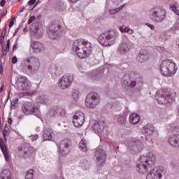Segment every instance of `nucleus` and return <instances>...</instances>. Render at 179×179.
I'll return each instance as SVG.
<instances>
[{"label": "nucleus", "mask_w": 179, "mask_h": 179, "mask_svg": "<svg viewBox=\"0 0 179 179\" xmlns=\"http://www.w3.org/2000/svg\"><path fill=\"white\" fill-rule=\"evenodd\" d=\"M5 3H6V0H1V1L0 2V6H1L2 8H3V6H5Z\"/></svg>", "instance_id": "nucleus-53"}, {"label": "nucleus", "mask_w": 179, "mask_h": 179, "mask_svg": "<svg viewBox=\"0 0 179 179\" xmlns=\"http://www.w3.org/2000/svg\"><path fill=\"white\" fill-rule=\"evenodd\" d=\"M72 145L71 139H67L63 141H61L59 145V151L62 156L68 155L69 153V146Z\"/></svg>", "instance_id": "nucleus-18"}, {"label": "nucleus", "mask_w": 179, "mask_h": 179, "mask_svg": "<svg viewBox=\"0 0 179 179\" xmlns=\"http://www.w3.org/2000/svg\"><path fill=\"white\" fill-rule=\"evenodd\" d=\"M36 92H22V93H19V96L20 97H23V96H34L35 94H36Z\"/></svg>", "instance_id": "nucleus-38"}, {"label": "nucleus", "mask_w": 179, "mask_h": 179, "mask_svg": "<svg viewBox=\"0 0 179 179\" xmlns=\"http://www.w3.org/2000/svg\"><path fill=\"white\" fill-rule=\"evenodd\" d=\"M143 132L145 135H153L155 133V127L152 124H148L143 127Z\"/></svg>", "instance_id": "nucleus-28"}, {"label": "nucleus", "mask_w": 179, "mask_h": 179, "mask_svg": "<svg viewBox=\"0 0 179 179\" xmlns=\"http://www.w3.org/2000/svg\"><path fill=\"white\" fill-rule=\"evenodd\" d=\"M16 85L19 90H29L30 87L29 86V81L26 76H19L16 78Z\"/></svg>", "instance_id": "nucleus-11"}, {"label": "nucleus", "mask_w": 179, "mask_h": 179, "mask_svg": "<svg viewBox=\"0 0 179 179\" xmlns=\"http://www.w3.org/2000/svg\"><path fill=\"white\" fill-rule=\"evenodd\" d=\"M0 149L3 153L6 162L9 163L10 162V154L9 153V150H8V147L5 145V143L2 138H0Z\"/></svg>", "instance_id": "nucleus-19"}, {"label": "nucleus", "mask_w": 179, "mask_h": 179, "mask_svg": "<svg viewBox=\"0 0 179 179\" xmlns=\"http://www.w3.org/2000/svg\"><path fill=\"white\" fill-rule=\"evenodd\" d=\"M62 26L59 24L51 23L48 27L47 34L51 40H58L62 37Z\"/></svg>", "instance_id": "nucleus-8"}, {"label": "nucleus", "mask_w": 179, "mask_h": 179, "mask_svg": "<svg viewBox=\"0 0 179 179\" xmlns=\"http://www.w3.org/2000/svg\"><path fill=\"white\" fill-rule=\"evenodd\" d=\"M129 50L130 48L129 45H128V43H122L120 45L117 49V52H119V54H121L122 55H125L127 52H129Z\"/></svg>", "instance_id": "nucleus-24"}, {"label": "nucleus", "mask_w": 179, "mask_h": 179, "mask_svg": "<svg viewBox=\"0 0 179 179\" xmlns=\"http://www.w3.org/2000/svg\"><path fill=\"white\" fill-rule=\"evenodd\" d=\"M58 111H59V108L58 106L52 107L48 113V117H50L51 118L54 117H57L58 115Z\"/></svg>", "instance_id": "nucleus-29"}, {"label": "nucleus", "mask_w": 179, "mask_h": 179, "mask_svg": "<svg viewBox=\"0 0 179 179\" xmlns=\"http://www.w3.org/2000/svg\"><path fill=\"white\" fill-rule=\"evenodd\" d=\"M95 157H96L97 164L103 166L107 159V153L101 148H96L95 151Z\"/></svg>", "instance_id": "nucleus-13"}, {"label": "nucleus", "mask_w": 179, "mask_h": 179, "mask_svg": "<svg viewBox=\"0 0 179 179\" xmlns=\"http://www.w3.org/2000/svg\"><path fill=\"white\" fill-rule=\"evenodd\" d=\"M177 115H178V117H179V108H178Z\"/></svg>", "instance_id": "nucleus-60"}, {"label": "nucleus", "mask_w": 179, "mask_h": 179, "mask_svg": "<svg viewBox=\"0 0 179 179\" xmlns=\"http://www.w3.org/2000/svg\"><path fill=\"white\" fill-rule=\"evenodd\" d=\"M124 6H125V5L123 4L117 8L110 10V15H115V13H118V12H120V10H122V9L124 8Z\"/></svg>", "instance_id": "nucleus-37"}, {"label": "nucleus", "mask_w": 179, "mask_h": 179, "mask_svg": "<svg viewBox=\"0 0 179 179\" xmlns=\"http://www.w3.org/2000/svg\"><path fill=\"white\" fill-rule=\"evenodd\" d=\"M92 128L96 134H101L104 131V121H95L93 123Z\"/></svg>", "instance_id": "nucleus-21"}, {"label": "nucleus", "mask_w": 179, "mask_h": 179, "mask_svg": "<svg viewBox=\"0 0 179 179\" xmlns=\"http://www.w3.org/2000/svg\"><path fill=\"white\" fill-rule=\"evenodd\" d=\"M34 178V171L33 169H30L28 171L25 176V179H33Z\"/></svg>", "instance_id": "nucleus-35"}, {"label": "nucleus", "mask_w": 179, "mask_h": 179, "mask_svg": "<svg viewBox=\"0 0 179 179\" xmlns=\"http://www.w3.org/2000/svg\"><path fill=\"white\" fill-rule=\"evenodd\" d=\"M8 122L10 124H12V122H13L12 118L9 117L8 120Z\"/></svg>", "instance_id": "nucleus-58"}, {"label": "nucleus", "mask_w": 179, "mask_h": 179, "mask_svg": "<svg viewBox=\"0 0 179 179\" xmlns=\"http://www.w3.org/2000/svg\"><path fill=\"white\" fill-rule=\"evenodd\" d=\"M17 62V57L16 56L13 57L12 58V64H16Z\"/></svg>", "instance_id": "nucleus-50"}, {"label": "nucleus", "mask_w": 179, "mask_h": 179, "mask_svg": "<svg viewBox=\"0 0 179 179\" xmlns=\"http://www.w3.org/2000/svg\"><path fill=\"white\" fill-rule=\"evenodd\" d=\"M161 73L164 76L167 78L170 76H174L177 72V68H176V63L171 59L164 60L160 65Z\"/></svg>", "instance_id": "nucleus-6"}, {"label": "nucleus", "mask_w": 179, "mask_h": 179, "mask_svg": "<svg viewBox=\"0 0 179 179\" xmlns=\"http://www.w3.org/2000/svg\"><path fill=\"white\" fill-rule=\"evenodd\" d=\"M127 33H128V34H134V30L128 28Z\"/></svg>", "instance_id": "nucleus-54"}, {"label": "nucleus", "mask_w": 179, "mask_h": 179, "mask_svg": "<svg viewBox=\"0 0 179 179\" xmlns=\"http://www.w3.org/2000/svg\"><path fill=\"white\" fill-rule=\"evenodd\" d=\"M29 139H31L32 142H34V141H37V139H38V134L31 135V136H29Z\"/></svg>", "instance_id": "nucleus-44"}, {"label": "nucleus", "mask_w": 179, "mask_h": 179, "mask_svg": "<svg viewBox=\"0 0 179 179\" xmlns=\"http://www.w3.org/2000/svg\"><path fill=\"white\" fill-rule=\"evenodd\" d=\"M163 172L162 167L154 168L148 173L146 179H162Z\"/></svg>", "instance_id": "nucleus-15"}, {"label": "nucleus", "mask_w": 179, "mask_h": 179, "mask_svg": "<svg viewBox=\"0 0 179 179\" xmlns=\"http://www.w3.org/2000/svg\"><path fill=\"white\" fill-rule=\"evenodd\" d=\"M171 9L173 10V12H174V13L179 15V10L177 9V6H176V5L171 6Z\"/></svg>", "instance_id": "nucleus-43"}, {"label": "nucleus", "mask_w": 179, "mask_h": 179, "mask_svg": "<svg viewBox=\"0 0 179 179\" xmlns=\"http://www.w3.org/2000/svg\"><path fill=\"white\" fill-rule=\"evenodd\" d=\"M22 110L26 115H29V114L37 113L38 112V108H37V106H34L30 102H27L23 104Z\"/></svg>", "instance_id": "nucleus-14"}, {"label": "nucleus", "mask_w": 179, "mask_h": 179, "mask_svg": "<svg viewBox=\"0 0 179 179\" xmlns=\"http://www.w3.org/2000/svg\"><path fill=\"white\" fill-rule=\"evenodd\" d=\"M9 47H10V39L7 41V45H2L3 55H6V53L9 51Z\"/></svg>", "instance_id": "nucleus-32"}, {"label": "nucleus", "mask_w": 179, "mask_h": 179, "mask_svg": "<svg viewBox=\"0 0 179 179\" xmlns=\"http://www.w3.org/2000/svg\"><path fill=\"white\" fill-rule=\"evenodd\" d=\"M5 36H6V27L3 28V31L1 33V38H0L1 44H2L3 43Z\"/></svg>", "instance_id": "nucleus-42"}, {"label": "nucleus", "mask_w": 179, "mask_h": 179, "mask_svg": "<svg viewBox=\"0 0 179 179\" xmlns=\"http://www.w3.org/2000/svg\"><path fill=\"white\" fill-rule=\"evenodd\" d=\"M72 97H73V100H75V101H76V100H78V99H79V90H73Z\"/></svg>", "instance_id": "nucleus-39"}, {"label": "nucleus", "mask_w": 179, "mask_h": 179, "mask_svg": "<svg viewBox=\"0 0 179 179\" xmlns=\"http://www.w3.org/2000/svg\"><path fill=\"white\" fill-rule=\"evenodd\" d=\"M17 101H19V99L17 98L13 99L11 101V106L15 107V106H16V104L17 103Z\"/></svg>", "instance_id": "nucleus-46"}, {"label": "nucleus", "mask_w": 179, "mask_h": 179, "mask_svg": "<svg viewBox=\"0 0 179 179\" xmlns=\"http://www.w3.org/2000/svg\"><path fill=\"white\" fill-rule=\"evenodd\" d=\"M127 148L131 153H139L143 149V144L141 141H131L129 143Z\"/></svg>", "instance_id": "nucleus-12"}, {"label": "nucleus", "mask_w": 179, "mask_h": 179, "mask_svg": "<svg viewBox=\"0 0 179 179\" xmlns=\"http://www.w3.org/2000/svg\"><path fill=\"white\" fill-rule=\"evenodd\" d=\"M100 103V94L95 92H90L85 98V106L89 108H94Z\"/></svg>", "instance_id": "nucleus-10"}, {"label": "nucleus", "mask_w": 179, "mask_h": 179, "mask_svg": "<svg viewBox=\"0 0 179 179\" xmlns=\"http://www.w3.org/2000/svg\"><path fill=\"white\" fill-rule=\"evenodd\" d=\"M55 137V134H54V131L51 129H48L45 133V141H54Z\"/></svg>", "instance_id": "nucleus-30"}, {"label": "nucleus", "mask_w": 179, "mask_h": 179, "mask_svg": "<svg viewBox=\"0 0 179 179\" xmlns=\"http://www.w3.org/2000/svg\"><path fill=\"white\" fill-rule=\"evenodd\" d=\"M136 59L138 62H146V61L149 59V55L148 54V50L143 49L141 50L136 57Z\"/></svg>", "instance_id": "nucleus-22"}, {"label": "nucleus", "mask_w": 179, "mask_h": 179, "mask_svg": "<svg viewBox=\"0 0 179 179\" xmlns=\"http://www.w3.org/2000/svg\"><path fill=\"white\" fill-rule=\"evenodd\" d=\"M34 20H36V17L35 16H31L29 20H28V24H30L31 23H33V22H34Z\"/></svg>", "instance_id": "nucleus-48"}, {"label": "nucleus", "mask_w": 179, "mask_h": 179, "mask_svg": "<svg viewBox=\"0 0 179 179\" xmlns=\"http://www.w3.org/2000/svg\"><path fill=\"white\" fill-rule=\"evenodd\" d=\"M128 79L123 80L122 85L124 87L128 89H135L137 87V92H140L143 89V77L141 73L136 72H131L128 75Z\"/></svg>", "instance_id": "nucleus-2"}, {"label": "nucleus", "mask_w": 179, "mask_h": 179, "mask_svg": "<svg viewBox=\"0 0 179 179\" xmlns=\"http://www.w3.org/2000/svg\"><path fill=\"white\" fill-rule=\"evenodd\" d=\"M92 43L82 40H77L73 45V51L79 58H87L92 53Z\"/></svg>", "instance_id": "nucleus-3"}, {"label": "nucleus", "mask_w": 179, "mask_h": 179, "mask_svg": "<svg viewBox=\"0 0 179 179\" xmlns=\"http://www.w3.org/2000/svg\"><path fill=\"white\" fill-rule=\"evenodd\" d=\"M176 96L175 92L161 89L157 92L155 98L159 104H171L174 101Z\"/></svg>", "instance_id": "nucleus-4"}, {"label": "nucleus", "mask_w": 179, "mask_h": 179, "mask_svg": "<svg viewBox=\"0 0 179 179\" xmlns=\"http://www.w3.org/2000/svg\"><path fill=\"white\" fill-rule=\"evenodd\" d=\"M11 20L14 21L15 20V17H13Z\"/></svg>", "instance_id": "nucleus-62"}, {"label": "nucleus", "mask_w": 179, "mask_h": 179, "mask_svg": "<svg viewBox=\"0 0 179 179\" xmlns=\"http://www.w3.org/2000/svg\"><path fill=\"white\" fill-rule=\"evenodd\" d=\"M1 92H3V85L0 88V93H1Z\"/></svg>", "instance_id": "nucleus-59"}, {"label": "nucleus", "mask_w": 179, "mask_h": 179, "mask_svg": "<svg viewBox=\"0 0 179 179\" xmlns=\"http://www.w3.org/2000/svg\"><path fill=\"white\" fill-rule=\"evenodd\" d=\"M73 124L76 128L82 127L85 124V113L83 112H77L73 117Z\"/></svg>", "instance_id": "nucleus-16"}, {"label": "nucleus", "mask_w": 179, "mask_h": 179, "mask_svg": "<svg viewBox=\"0 0 179 179\" xmlns=\"http://www.w3.org/2000/svg\"><path fill=\"white\" fill-rule=\"evenodd\" d=\"M79 149L83 152H87V147L86 146V141L81 140L78 144Z\"/></svg>", "instance_id": "nucleus-34"}, {"label": "nucleus", "mask_w": 179, "mask_h": 179, "mask_svg": "<svg viewBox=\"0 0 179 179\" xmlns=\"http://www.w3.org/2000/svg\"><path fill=\"white\" fill-rule=\"evenodd\" d=\"M117 123L119 125H125V124L127 123V116L125 115L120 116L117 118Z\"/></svg>", "instance_id": "nucleus-33"}, {"label": "nucleus", "mask_w": 179, "mask_h": 179, "mask_svg": "<svg viewBox=\"0 0 179 179\" xmlns=\"http://www.w3.org/2000/svg\"><path fill=\"white\" fill-rule=\"evenodd\" d=\"M58 67L57 66H53L50 69V72L52 75H59V72L58 71Z\"/></svg>", "instance_id": "nucleus-36"}, {"label": "nucleus", "mask_w": 179, "mask_h": 179, "mask_svg": "<svg viewBox=\"0 0 179 179\" xmlns=\"http://www.w3.org/2000/svg\"><path fill=\"white\" fill-rule=\"evenodd\" d=\"M172 132H176V134H178L179 132V128L178 126H175L172 129Z\"/></svg>", "instance_id": "nucleus-49"}, {"label": "nucleus", "mask_w": 179, "mask_h": 179, "mask_svg": "<svg viewBox=\"0 0 179 179\" xmlns=\"http://www.w3.org/2000/svg\"><path fill=\"white\" fill-rule=\"evenodd\" d=\"M112 2L116 6H118L120 3L122 2V0H112Z\"/></svg>", "instance_id": "nucleus-47"}, {"label": "nucleus", "mask_w": 179, "mask_h": 179, "mask_svg": "<svg viewBox=\"0 0 179 179\" xmlns=\"http://www.w3.org/2000/svg\"><path fill=\"white\" fill-rule=\"evenodd\" d=\"M89 76L92 80H100L103 78V73H100L97 70H93L89 73Z\"/></svg>", "instance_id": "nucleus-25"}, {"label": "nucleus", "mask_w": 179, "mask_h": 179, "mask_svg": "<svg viewBox=\"0 0 179 179\" xmlns=\"http://www.w3.org/2000/svg\"><path fill=\"white\" fill-rule=\"evenodd\" d=\"M0 23H1V19H0Z\"/></svg>", "instance_id": "nucleus-63"}, {"label": "nucleus", "mask_w": 179, "mask_h": 179, "mask_svg": "<svg viewBox=\"0 0 179 179\" xmlns=\"http://www.w3.org/2000/svg\"><path fill=\"white\" fill-rule=\"evenodd\" d=\"M18 47H19V45L17 43H15L13 48V51L17 50Z\"/></svg>", "instance_id": "nucleus-55"}, {"label": "nucleus", "mask_w": 179, "mask_h": 179, "mask_svg": "<svg viewBox=\"0 0 179 179\" xmlns=\"http://www.w3.org/2000/svg\"><path fill=\"white\" fill-rule=\"evenodd\" d=\"M13 20H11L10 22L9 23V27H12V26H13Z\"/></svg>", "instance_id": "nucleus-57"}, {"label": "nucleus", "mask_w": 179, "mask_h": 179, "mask_svg": "<svg viewBox=\"0 0 179 179\" xmlns=\"http://www.w3.org/2000/svg\"><path fill=\"white\" fill-rule=\"evenodd\" d=\"M24 10V8H22L21 10H20V13H22V12H23Z\"/></svg>", "instance_id": "nucleus-61"}, {"label": "nucleus", "mask_w": 179, "mask_h": 179, "mask_svg": "<svg viewBox=\"0 0 179 179\" xmlns=\"http://www.w3.org/2000/svg\"><path fill=\"white\" fill-rule=\"evenodd\" d=\"M167 17V11L162 7H153L150 10V18L154 23H162Z\"/></svg>", "instance_id": "nucleus-5"}, {"label": "nucleus", "mask_w": 179, "mask_h": 179, "mask_svg": "<svg viewBox=\"0 0 179 179\" xmlns=\"http://www.w3.org/2000/svg\"><path fill=\"white\" fill-rule=\"evenodd\" d=\"M3 136H4V138L6 136V127H5V129L3 130Z\"/></svg>", "instance_id": "nucleus-56"}, {"label": "nucleus", "mask_w": 179, "mask_h": 179, "mask_svg": "<svg viewBox=\"0 0 179 179\" xmlns=\"http://www.w3.org/2000/svg\"><path fill=\"white\" fill-rule=\"evenodd\" d=\"M31 150H33V148L30 147L29 144H24L21 147V153H24V155L31 153Z\"/></svg>", "instance_id": "nucleus-31"}, {"label": "nucleus", "mask_w": 179, "mask_h": 179, "mask_svg": "<svg viewBox=\"0 0 179 179\" xmlns=\"http://www.w3.org/2000/svg\"><path fill=\"white\" fill-rule=\"evenodd\" d=\"M129 121L131 125H136V124H139L141 121V116L137 113H132L130 115Z\"/></svg>", "instance_id": "nucleus-27"}, {"label": "nucleus", "mask_w": 179, "mask_h": 179, "mask_svg": "<svg viewBox=\"0 0 179 179\" xmlns=\"http://www.w3.org/2000/svg\"><path fill=\"white\" fill-rule=\"evenodd\" d=\"M25 69L30 73H36L40 69V60L36 57H30L24 63Z\"/></svg>", "instance_id": "nucleus-9"}, {"label": "nucleus", "mask_w": 179, "mask_h": 179, "mask_svg": "<svg viewBox=\"0 0 179 179\" xmlns=\"http://www.w3.org/2000/svg\"><path fill=\"white\" fill-rule=\"evenodd\" d=\"M146 24L148 27H150V29H151V30H155V25L152 24Z\"/></svg>", "instance_id": "nucleus-52"}, {"label": "nucleus", "mask_w": 179, "mask_h": 179, "mask_svg": "<svg viewBox=\"0 0 179 179\" xmlns=\"http://www.w3.org/2000/svg\"><path fill=\"white\" fill-rule=\"evenodd\" d=\"M168 142L173 148H179V134L171 136L169 138Z\"/></svg>", "instance_id": "nucleus-23"}, {"label": "nucleus", "mask_w": 179, "mask_h": 179, "mask_svg": "<svg viewBox=\"0 0 179 179\" xmlns=\"http://www.w3.org/2000/svg\"><path fill=\"white\" fill-rule=\"evenodd\" d=\"M36 3V0H29L28 1V5H34Z\"/></svg>", "instance_id": "nucleus-51"}, {"label": "nucleus", "mask_w": 179, "mask_h": 179, "mask_svg": "<svg viewBox=\"0 0 179 179\" xmlns=\"http://www.w3.org/2000/svg\"><path fill=\"white\" fill-rule=\"evenodd\" d=\"M0 179H13V177H12V171L10 169H7L3 170L0 173Z\"/></svg>", "instance_id": "nucleus-26"}, {"label": "nucleus", "mask_w": 179, "mask_h": 179, "mask_svg": "<svg viewBox=\"0 0 179 179\" xmlns=\"http://www.w3.org/2000/svg\"><path fill=\"white\" fill-rule=\"evenodd\" d=\"M62 179H64V178H62Z\"/></svg>", "instance_id": "nucleus-64"}, {"label": "nucleus", "mask_w": 179, "mask_h": 179, "mask_svg": "<svg viewBox=\"0 0 179 179\" xmlns=\"http://www.w3.org/2000/svg\"><path fill=\"white\" fill-rule=\"evenodd\" d=\"M44 33L43 30H41V29H38L36 31V38H41L43 37V34Z\"/></svg>", "instance_id": "nucleus-40"}, {"label": "nucleus", "mask_w": 179, "mask_h": 179, "mask_svg": "<svg viewBox=\"0 0 179 179\" xmlns=\"http://www.w3.org/2000/svg\"><path fill=\"white\" fill-rule=\"evenodd\" d=\"M30 48H31L33 52H35V54H38V52H43L44 51V45L38 41H31L30 42Z\"/></svg>", "instance_id": "nucleus-20"}, {"label": "nucleus", "mask_w": 179, "mask_h": 179, "mask_svg": "<svg viewBox=\"0 0 179 179\" xmlns=\"http://www.w3.org/2000/svg\"><path fill=\"white\" fill-rule=\"evenodd\" d=\"M72 80H73V78L71 76H64L61 78L60 80L59 81V87L60 89H68L71 84L72 83Z\"/></svg>", "instance_id": "nucleus-17"}, {"label": "nucleus", "mask_w": 179, "mask_h": 179, "mask_svg": "<svg viewBox=\"0 0 179 179\" xmlns=\"http://www.w3.org/2000/svg\"><path fill=\"white\" fill-rule=\"evenodd\" d=\"M171 31H177L179 30V20H178L173 24V27L171 28Z\"/></svg>", "instance_id": "nucleus-41"}, {"label": "nucleus", "mask_w": 179, "mask_h": 179, "mask_svg": "<svg viewBox=\"0 0 179 179\" xmlns=\"http://www.w3.org/2000/svg\"><path fill=\"white\" fill-rule=\"evenodd\" d=\"M128 27L125 26L120 27L119 29L122 33H127L128 31Z\"/></svg>", "instance_id": "nucleus-45"}, {"label": "nucleus", "mask_w": 179, "mask_h": 179, "mask_svg": "<svg viewBox=\"0 0 179 179\" xmlns=\"http://www.w3.org/2000/svg\"><path fill=\"white\" fill-rule=\"evenodd\" d=\"M156 163V156L153 152H149L148 155H141L140 157V164H137L136 171L140 174H146L152 166H155Z\"/></svg>", "instance_id": "nucleus-1"}, {"label": "nucleus", "mask_w": 179, "mask_h": 179, "mask_svg": "<svg viewBox=\"0 0 179 179\" xmlns=\"http://www.w3.org/2000/svg\"><path fill=\"white\" fill-rule=\"evenodd\" d=\"M98 41L103 47H110L115 43V31L113 30L106 31L99 35Z\"/></svg>", "instance_id": "nucleus-7"}]
</instances>
